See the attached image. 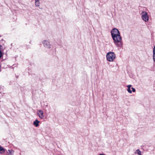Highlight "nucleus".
I'll return each instance as SVG.
<instances>
[{
    "instance_id": "1",
    "label": "nucleus",
    "mask_w": 155,
    "mask_h": 155,
    "mask_svg": "<svg viewBox=\"0 0 155 155\" xmlns=\"http://www.w3.org/2000/svg\"><path fill=\"white\" fill-rule=\"evenodd\" d=\"M110 33L114 43L117 47L121 48L123 44L119 31L116 28H114L112 30Z\"/></svg>"
},
{
    "instance_id": "2",
    "label": "nucleus",
    "mask_w": 155,
    "mask_h": 155,
    "mask_svg": "<svg viewBox=\"0 0 155 155\" xmlns=\"http://www.w3.org/2000/svg\"><path fill=\"white\" fill-rule=\"evenodd\" d=\"M106 57L108 61L112 62H113L115 59L116 55L113 52L109 51L107 53Z\"/></svg>"
},
{
    "instance_id": "3",
    "label": "nucleus",
    "mask_w": 155,
    "mask_h": 155,
    "mask_svg": "<svg viewBox=\"0 0 155 155\" xmlns=\"http://www.w3.org/2000/svg\"><path fill=\"white\" fill-rule=\"evenodd\" d=\"M142 20L145 22H148L149 20V15L146 11H143L140 14Z\"/></svg>"
},
{
    "instance_id": "4",
    "label": "nucleus",
    "mask_w": 155,
    "mask_h": 155,
    "mask_svg": "<svg viewBox=\"0 0 155 155\" xmlns=\"http://www.w3.org/2000/svg\"><path fill=\"white\" fill-rule=\"evenodd\" d=\"M37 114L38 117L41 119H43L44 117V112L43 110H38Z\"/></svg>"
},
{
    "instance_id": "5",
    "label": "nucleus",
    "mask_w": 155,
    "mask_h": 155,
    "mask_svg": "<svg viewBox=\"0 0 155 155\" xmlns=\"http://www.w3.org/2000/svg\"><path fill=\"white\" fill-rule=\"evenodd\" d=\"M43 43L45 48H51V45L50 42L48 41L45 40L43 42Z\"/></svg>"
},
{
    "instance_id": "6",
    "label": "nucleus",
    "mask_w": 155,
    "mask_h": 155,
    "mask_svg": "<svg viewBox=\"0 0 155 155\" xmlns=\"http://www.w3.org/2000/svg\"><path fill=\"white\" fill-rule=\"evenodd\" d=\"M153 59L154 62H155V46L153 47Z\"/></svg>"
},
{
    "instance_id": "7",
    "label": "nucleus",
    "mask_w": 155,
    "mask_h": 155,
    "mask_svg": "<svg viewBox=\"0 0 155 155\" xmlns=\"http://www.w3.org/2000/svg\"><path fill=\"white\" fill-rule=\"evenodd\" d=\"M39 122L40 121H38V120L36 119L35 121H34L33 124L36 127H37L39 126Z\"/></svg>"
},
{
    "instance_id": "8",
    "label": "nucleus",
    "mask_w": 155,
    "mask_h": 155,
    "mask_svg": "<svg viewBox=\"0 0 155 155\" xmlns=\"http://www.w3.org/2000/svg\"><path fill=\"white\" fill-rule=\"evenodd\" d=\"M134 153L135 154H137L138 155H142L141 152L139 149L136 150Z\"/></svg>"
},
{
    "instance_id": "9",
    "label": "nucleus",
    "mask_w": 155,
    "mask_h": 155,
    "mask_svg": "<svg viewBox=\"0 0 155 155\" xmlns=\"http://www.w3.org/2000/svg\"><path fill=\"white\" fill-rule=\"evenodd\" d=\"M132 86L131 85H129L127 86V91L130 94L132 93V91L130 90V88Z\"/></svg>"
},
{
    "instance_id": "10",
    "label": "nucleus",
    "mask_w": 155,
    "mask_h": 155,
    "mask_svg": "<svg viewBox=\"0 0 155 155\" xmlns=\"http://www.w3.org/2000/svg\"><path fill=\"white\" fill-rule=\"evenodd\" d=\"M35 5L36 6L38 7L40 6V2L39 0H35Z\"/></svg>"
},
{
    "instance_id": "11",
    "label": "nucleus",
    "mask_w": 155,
    "mask_h": 155,
    "mask_svg": "<svg viewBox=\"0 0 155 155\" xmlns=\"http://www.w3.org/2000/svg\"><path fill=\"white\" fill-rule=\"evenodd\" d=\"M5 151V149L2 147L0 146V153H3Z\"/></svg>"
},
{
    "instance_id": "12",
    "label": "nucleus",
    "mask_w": 155,
    "mask_h": 155,
    "mask_svg": "<svg viewBox=\"0 0 155 155\" xmlns=\"http://www.w3.org/2000/svg\"><path fill=\"white\" fill-rule=\"evenodd\" d=\"M8 155H12L13 154V151L10 150H8L7 152Z\"/></svg>"
},
{
    "instance_id": "13",
    "label": "nucleus",
    "mask_w": 155,
    "mask_h": 155,
    "mask_svg": "<svg viewBox=\"0 0 155 155\" xmlns=\"http://www.w3.org/2000/svg\"><path fill=\"white\" fill-rule=\"evenodd\" d=\"M131 89H132V91L133 92H135L136 91V90L135 89V88H134L133 87H132L131 88Z\"/></svg>"
},
{
    "instance_id": "14",
    "label": "nucleus",
    "mask_w": 155,
    "mask_h": 155,
    "mask_svg": "<svg viewBox=\"0 0 155 155\" xmlns=\"http://www.w3.org/2000/svg\"><path fill=\"white\" fill-rule=\"evenodd\" d=\"M2 52L0 50V58H1L2 57Z\"/></svg>"
},
{
    "instance_id": "15",
    "label": "nucleus",
    "mask_w": 155,
    "mask_h": 155,
    "mask_svg": "<svg viewBox=\"0 0 155 155\" xmlns=\"http://www.w3.org/2000/svg\"><path fill=\"white\" fill-rule=\"evenodd\" d=\"M98 155H107L106 154L104 153H100Z\"/></svg>"
}]
</instances>
